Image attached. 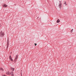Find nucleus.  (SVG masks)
Returning a JSON list of instances; mask_svg holds the SVG:
<instances>
[{
	"label": "nucleus",
	"mask_w": 76,
	"mask_h": 76,
	"mask_svg": "<svg viewBox=\"0 0 76 76\" xmlns=\"http://www.w3.org/2000/svg\"><path fill=\"white\" fill-rule=\"evenodd\" d=\"M0 35L1 37H3L4 35V32H3V31H1L0 32Z\"/></svg>",
	"instance_id": "nucleus-1"
},
{
	"label": "nucleus",
	"mask_w": 76,
	"mask_h": 76,
	"mask_svg": "<svg viewBox=\"0 0 76 76\" xmlns=\"http://www.w3.org/2000/svg\"><path fill=\"white\" fill-rule=\"evenodd\" d=\"M18 55H17L15 57V58L14 62H15V63H16V60H18Z\"/></svg>",
	"instance_id": "nucleus-2"
},
{
	"label": "nucleus",
	"mask_w": 76,
	"mask_h": 76,
	"mask_svg": "<svg viewBox=\"0 0 76 76\" xmlns=\"http://www.w3.org/2000/svg\"><path fill=\"white\" fill-rule=\"evenodd\" d=\"M9 39H8L7 40V48H8V47H9Z\"/></svg>",
	"instance_id": "nucleus-3"
},
{
	"label": "nucleus",
	"mask_w": 76,
	"mask_h": 76,
	"mask_svg": "<svg viewBox=\"0 0 76 76\" xmlns=\"http://www.w3.org/2000/svg\"><path fill=\"white\" fill-rule=\"evenodd\" d=\"M9 58L10 60L11 61H13V59H12V56H11L10 55L9 56Z\"/></svg>",
	"instance_id": "nucleus-4"
},
{
	"label": "nucleus",
	"mask_w": 76,
	"mask_h": 76,
	"mask_svg": "<svg viewBox=\"0 0 76 76\" xmlns=\"http://www.w3.org/2000/svg\"><path fill=\"white\" fill-rule=\"evenodd\" d=\"M62 6V4H61V3H60L58 6L59 8L61 9V8Z\"/></svg>",
	"instance_id": "nucleus-5"
},
{
	"label": "nucleus",
	"mask_w": 76,
	"mask_h": 76,
	"mask_svg": "<svg viewBox=\"0 0 76 76\" xmlns=\"http://www.w3.org/2000/svg\"><path fill=\"white\" fill-rule=\"evenodd\" d=\"M10 74L12 76H14V75H13V72H12Z\"/></svg>",
	"instance_id": "nucleus-6"
},
{
	"label": "nucleus",
	"mask_w": 76,
	"mask_h": 76,
	"mask_svg": "<svg viewBox=\"0 0 76 76\" xmlns=\"http://www.w3.org/2000/svg\"><path fill=\"white\" fill-rule=\"evenodd\" d=\"M7 75H10V73L9 72V71H8L7 72Z\"/></svg>",
	"instance_id": "nucleus-7"
},
{
	"label": "nucleus",
	"mask_w": 76,
	"mask_h": 76,
	"mask_svg": "<svg viewBox=\"0 0 76 76\" xmlns=\"http://www.w3.org/2000/svg\"><path fill=\"white\" fill-rule=\"evenodd\" d=\"M60 22V20H59V19H58V20H57L56 22L57 23H59V22Z\"/></svg>",
	"instance_id": "nucleus-8"
},
{
	"label": "nucleus",
	"mask_w": 76,
	"mask_h": 76,
	"mask_svg": "<svg viewBox=\"0 0 76 76\" xmlns=\"http://www.w3.org/2000/svg\"><path fill=\"white\" fill-rule=\"evenodd\" d=\"M3 7H7V5H6V4H4L3 5Z\"/></svg>",
	"instance_id": "nucleus-9"
},
{
	"label": "nucleus",
	"mask_w": 76,
	"mask_h": 76,
	"mask_svg": "<svg viewBox=\"0 0 76 76\" xmlns=\"http://www.w3.org/2000/svg\"><path fill=\"white\" fill-rule=\"evenodd\" d=\"M11 70H13V71H14V70H15V69L14 68H12Z\"/></svg>",
	"instance_id": "nucleus-10"
},
{
	"label": "nucleus",
	"mask_w": 76,
	"mask_h": 76,
	"mask_svg": "<svg viewBox=\"0 0 76 76\" xmlns=\"http://www.w3.org/2000/svg\"><path fill=\"white\" fill-rule=\"evenodd\" d=\"M0 70H2V71H3V69L2 68H0Z\"/></svg>",
	"instance_id": "nucleus-11"
},
{
	"label": "nucleus",
	"mask_w": 76,
	"mask_h": 76,
	"mask_svg": "<svg viewBox=\"0 0 76 76\" xmlns=\"http://www.w3.org/2000/svg\"><path fill=\"white\" fill-rule=\"evenodd\" d=\"M73 29H72V30L71 31V32H72H72H73Z\"/></svg>",
	"instance_id": "nucleus-12"
},
{
	"label": "nucleus",
	"mask_w": 76,
	"mask_h": 76,
	"mask_svg": "<svg viewBox=\"0 0 76 76\" xmlns=\"http://www.w3.org/2000/svg\"><path fill=\"white\" fill-rule=\"evenodd\" d=\"M66 1H65L64 2V4H66Z\"/></svg>",
	"instance_id": "nucleus-13"
},
{
	"label": "nucleus",
	"mask_w": 76,
	"mask_h": 76,
	"mask_svg": "<svg viewBox=\"0 0 76 76\" xmlns=\"http://www.w3.org/2000/svg\"><path fill=\"white\" fill-rule=\"evenodd\" d=\"M65 4V6L67 5V4L66 3L65 4Z\"/></svg>",
	"instance_id": "nucleus-14"
},
{
	"label": "nucleus",
	"mask_w": 76,
	"mask_h": 76,
	"mask_svg": "<svg viewBox=\"0 0 76 76\" xmlns=\"http://www.w3.org/2000/svg\"><path fill=\"white\" fill-rule=\"evenodd\" d=\"M2 76H6V75H2Z\"/></svg>",
	"instance_id": "nucleus-15"
},
{
	"label": "nucleus",
	"mask_w": 76,
	"mask_h": 76,
	"mask_svg": "<svg viewBox=\"0 0 76 76\" xmlns=\"http://www.w3.org/2000/svg\"><path fill=\"white\" fill-rule=\"evenodd\" d=\"M35 45V46H36V45H37V44L36 43H35V44H34Z\"/></svg>",
	"instance_id": "nucleus-16"
},
{
	"label": "nucleus",
	"mask_w": 76,
	"mask_h": 76,
	"mask_svg": "<svg viewBox=\"0 0 76 76\" xmlns=\"http://www.w3.org/2000/svg\"><path fill=\"white\" fill-rule=\"evenodd\" d=\"M37 19H39V17H37Z\"/></svg>",
	"instance_id": "nucleus-17"
},
{
	"label": "nucleus",
	"mask_w": 76,
	"mask_h": 76,
	"mask_svg": "<svg viewBox=\"0 0 76 76\" xmlns=\"http://www.w3.org/2000/svg\"><path fill=\"white\" fill-rule=\"evenodd\" d=\"M59 3H61V1H59Z\"/></svg>",
	"instance_id": "nucleus-18"
},
{
	"label": "nucleus",
	"mask_w": 76,
	"mask_h": 76,
	"mask_svg": "<svg viewBox=\"0 0 76 76\" xmlns=\"http://www.w3.org/2000/svg\"><path fill=\"white\" fill-rule=\"evenodd\" d=\"M21 76H22V72H21Z\"/></svg>",
	"instance_id": "nucleus-19"
},
{
	"label": "nucleus",
	"mask_w": 76,
	"mask_h": 76,
	"mask_svg": "<svg viewBox=\"0 0 76 76\" xmlns=\"http://www.w3.org/2000/svg\"><path fill=\"white\" fill-rule=\"evenodd\" d=\"M0 27H1V24H0Z\"/></svg>",
	"instance_id": "nucleus-20"
},
{
	"label": "nucleus",
	"mask_w": 76,
	"mask_h": 76,
	"mask_svg": "<svg viewBox=\"0 0 76 76\" xmlns=\"http://www.w3.org/2000/svg\"><path fill=\"white\" fill-rule=\"evenodd\" d=\"M21 72H22V70H21Z\"/></svg>",
	"instance_id": "nucleus-21"
}]
</instances>
